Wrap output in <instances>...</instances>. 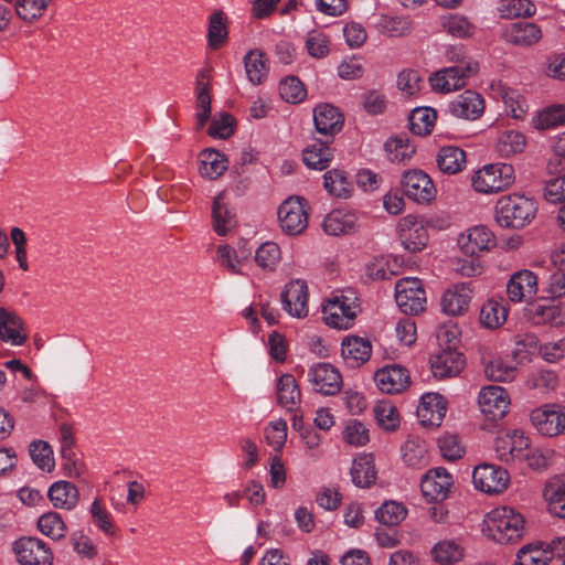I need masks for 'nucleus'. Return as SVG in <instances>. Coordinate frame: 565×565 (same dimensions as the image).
I'll list each match as a JSON object with an SVG mask.
<instances>
[{
    "instance_id": "nucleus-55",
    "label": "nucleus",
    "mask_w": 565,
    "mask_h": 565,
    "mask_svg": "<svg viewBox=\"0 0 565 565\" xmlns=\"http://www.w3.org/2000/svg\"><path fill=\"white\" fill-rule=\"evenodd\" d=\"M30 456L33 462L42 470L51 471L54 467L52 449L50 445L43 440L33 441L30 445Z\"/></svg>"
},
{
    "instance_id": "nucleus-24",
    "label": "nucleus",
    "mask_w": 565,
    "mask_h": 565,
    "mask_svg": "<svg viewBox=\"0 0 565 565\" xmlns=\"http://www.w3.org/2000/svg\"><path fill=\"white\" fill-rule=\"evenodd\" d=\"M313 121L320 135L332 139L335 134L341 131L344 118L334 106L320 104L313 110Z\"/></svg>"
},
{
    "instance_id": "nucleus-36",
    "label": "nucleus",
    "mask_w": 565,
    "mask_h": 565,
    "mask_svg": "<svg viewBox=\"0 0 565 565\" xmlns=\"http://www.w3.org/2000/svg\"><path fill=\"white\" fill-rule=\"evenodd\" d=\"M301 393L297 381L291 374H284L277 383V402L280 406L291 409L300 402Z\"/></svg>"
},
{
    "instance_id": "nucleus-2",
    "label": "nucleus",
    "mask_w": 565,
    "mask_h": 565,
    "mask_svg": "<svg viewBox=\"0 0 565 565\" xmlns=\"http://www.w3.org/2000/svg\"><path fill=\"white\" fill-rule=\"evenodd\" d=\"M488 530L501 544L514 543L524 532V519L512 508L501 507L492 510L487 519Z\"/></svg>"
},
{
    "instance_id": "nucleus-4",
    "label": "nucleus",
    "mask_w": 565,
    "mask_h": 565,
    "mask_svg": "<svg viewBox=\"0 0 565 565\" xmlns=\"http://www.w3.org/2000/svg\"><path fill=\"white\" fill-rule=\"evenodd\" d=\"M530 422L542 436H559L565 433V406L556 403L543 404L531 411Z\"/></svg>"
},
{
    "instance_id": "nucleus-47",
    "label": "nucleus",
    "mask_w": 565,
    "mask_h": 565,
    "mask_svg": "<svg viewBox=\"0 0 565 565\" xmlns=\"http://www.w3.org/2000/svg\"><path fill=\"white\" fill-rule=\"evenodd\" d=\"M245 71L253 84H260L268 72L264 54L260 51H249L245 58Z\"/></svg>"
},
{
    "instance_id": "nucleus-34",
    "label": "nucleus",
    "mask_w": 565,
    "mask_h": 565,
    "mask_svg": "<svg viewBox=\"0 0 565 565\" xmlns=\"http://www.w3.org/2000/svg\"><path fill=\"white\" fill-rule=\"evenodd\" d=\"M323 186L329 194L335 198L347 199L353 191V184L348 173L341 169H332L323 174Z\"/></svg>"
},
{
    "instance_id": "nucleus-48",
    "label": "nucleus",
    "mask_w": 565,
    "mask_h": 565,
    "mask_svg": "<svg viewBox=\"0 0 565 565\" xmlns=\"http://www.w3.org/2000/svg\"><path fill=\"white\" fill-rule=\"evenodd\" d=\"M51 0H17L15 13L28 23L39 20L45 12Z\"/></svg>"
},
{
    "instance_id": "nucleus-26",
    "label": "nucleus",
    "mask_w": 565,
    "mask_h": 565,
    "mask_svg": "<svg viewBox=\"0 0 565 565\" xmlns=\"http://www.w3.org/2000/svg\"><path fill=\"white\" fill-rule=\"evenodd\" d=\"M503 36L511 44L532 46L541 40L542 31L535 23L515 22L505 28Z\"/></svg>"
},
{
    "instance_id": "nucleus-3",
    "label": "nucleus",
    "mask_w": 565,
    "mask_h": 565,
    "mask_svg": "<svg viewBox=\"0 0 565 565\" xmlns=\"http://www.w3.org/2000/svg\"><path fill=\"white\" fill-rule=\"evenodd\" d=\"M514 182V169L508 163L484 166L475 172L471 179L472 188L483 194L505 190Z\"/></svg>"
},
{
    "instance_id": "nucleus-16",
    "label": "nucleus",
    "mask_w": 565,
    "mask_h": 565,
    "mask_svg": "<svg viewBox=\"0 0 565 565\" xmlns=\"http://www.w3.org/2000/svg\"><path fill=\"white\" fill-rule=\"evenodd\" d=\"M493 233L483 225H478L462 233L458 238L460 250L470 257L478 256L495 246Z\"/></svg>"
},
{
    "instance_id": "nucleus-50",
    "label": "nucleus",
    "mask_w": 565,
    "mask_h": 565,
    "mask_svg": "<svg viewBox=\"0 0 565 565\" xmlns=\"http://www.w3.org/2000/svg\"><path fill=\"white\" fill-rule=\"evenodd\" d=\"M507 319V309L498 301L486 302L480 310V322L488 329L499 328Z\"/></svg>"
},
{
    "instance_id": "nucleus-23",
    "label": "nucleus",
    "mask_w": 565,
    "mask_h": 565,
    "mask_svg": "<svg viewBox=\"0 0 565 565\" xmlns=\"http://www.w3.org/2000/svg\"><path fill=\"white\" fill-rule=\"evenodd\" d=\"M374 380L377 387L387 394L401 393L409 385L408 371L396 364L379 370Z\"/></svg>"
},
{
    "instance_id": "nucleus-13",
    "label": "nucleus",
    "mask_w": 565,
    "mask_h": 565,
    "mask_svg": "<svg viewBox=\"0 0 565 565\" xmlns=\"http://www.w3.org/2000/svg\"><path fill=\"white\" fill-rule=\"evenodd\" d=\"M14 552L21 565H53V553L36 537H22L14 543Z\"/></svg>"
},
{
    "instance_id": "nucleus-49",
    "label": "nucleus",
    "mask_w": 565,
    "mask_h": 565,
    "mask_svg": "<svg viewBox=\"0 0 565 565\" xmlns=\"http://www.w3.org/2000/svg\"><path fill=\"white\" fill-rule=\"evenodd\" d=\"M525 145L526 141L523 134L514 130H505L500 135L497 148L503 157H510L522 152Z\"/></svg>"
},
{
    "instance_id": "nucleus-32",
    "label": "nucleus",
    "mask_w": 565,
    "mask_h": 565,
    "mask_svg": "<svg viewBox=\"0 0 565 565\" xmlns=\"http://www.w3.org/2000/svg\"><path fill=\"white\" fill-rule=\"evenodd\" d=\"M200 173L202 177L215 180L227 170V159L214 149H205L200 154Z\"/></svg>"
},
{
    "instance_id": "nucleus-37",
    "label": "nucleus",
    "mask_w": 565,
    "mask_h": 565,
    "mask_svg": "<svg viewBox=\"0 0 565 565\" xmlns=\"http://www.w3.org/2000/svg\"><path fill=\"white\" fill-rule=\"evenodd\" d=\"M437 113L430 107L415 108L409 115V129L414 135L427 136L433 131Z\"/></svg>"
},
{
    "instance_id": "nucleus-38",
    "label": "nucleus",
    "mask_w": 565,
    "mask_h": 565,
    "mask_svg": "<svg viewBox=\"0 0 565 565\" xmlns=\"http://www.w3.org/2000/svg\"><path fill=\"white\" fill-rule=\"evenodd\" d=\"M332 151L327 141H319L303 150L302 160L311 169L323 170L332 160Z\"/></svg>"
},
{
    "instance_id": "nucleus-46",
    "label": "nucleus",
    "mask_w": 565,
    "mask_h": 565,
    "mask_svg": "<svg viewBox=\"0 0 565 565\" xmlns=\"http://www.w3.org/2000/svg\"><path fill=\"white\" fill-rule=\"evenodd\" d=\"M407 509L398 502H384L375 512L376 520L387 526H396L405 520Z\"/></svg>"
},
{
    "instance_id": "nucleus-6",
    "label": "nucleus",
    "mask_w": 565,
    "mask_h": 565,
    "mask_svg": "<svg viewBox=\"0 0 565 565\" xmlns=\"http://www.w3.org/2000/svg\"><path fill=\"white\" fill-rule=\"evenodd\" d=\"M395 299L406 315H418L425 310L426 294L418 278L405 277L395 286Z\"/></svg>"
},
{
    "instance_id": "nucleus-64",
    "label": "nucleus",
    "mask_w": 565,
    "mask_h": 565,
    "mask_svg": "<svg viewBox=\"0 0 565 565\" xmlns=\"http://www.w3.org/2000/svg\"><path fill=\"white\" fill-rule=\"evenodd\" d=\"M544 198L553 204L565 205V174L546 182Z\"/></svg>"
},
{
    "instance_id": "nucleus-57",
    "label": "nucleus",
    "mask_w": 565,
    "mask_h": 565,
    "mask_svg": "<svg viewBox=\"0 0 565 565\" xmlns=\"http://www.w3.org/2000/svg\"><path fill=\"white\" fill-rule=\"evenodd\" d=\"M279 94L286 102L297 104L306 97V89L299 78L288 76L280 82Z\"/></svg>"
},
{
    "instance_id": "nucleus-14",
    "label": "nucleus",
    "mask_w": 565,
    "mask_h": 565,
    "mask_svg": "<svg viewBox=\"0 0 565 565\" xmlns=\"http://www.w3.org/2000/svg\"><path fill=\"white\" fill-rule=\"evenodd\" d=\"M399 239L405 249L411 253L423 250L429 239L427 226L416 216L408 215L399 221Z\"/></svg>"
},
{
    "instance_id": "nucleus-22",
    "label": "nucleus",
    "mask_w": 565,
    "mask_h": 565,
    "mask_svg": "<svg viewBox=\"0 0 565 565\" xmlns=\"http://www.w3.org/2000/svg\"><path fill=\"white\" fill-rule=\"evenodd\" d=\"M0 340L12 345H22L28 340L22 318L4 307H0Z\"/></svg>"
},
{
    "instance_id": "nucleus-63",
    "label": "nucleus",
    "mask_w": 565,
    "mask_h": 565,
    "mask_svg": "<svg viewBox=\"0 0 565 565\" xmlns=\"http://www.w3.org/2000/svg\"><path fill=\"white\" fill-rule=\"evenodd\" d=\"M265 438L275 450H280L287 439V423L284 419L270 423L266 428Z\"/></svg>"
},
{
    "instance_id": "nucleus-30",
    "label": "nucleus",
    "mask_w": 565,
    "mask_h": 565,
    "mask_svg": "<svg viewBox=\"0 0 565 565\" xmlns=\"http://www.w3.org/2000/svg\"><path fill=\"white\" fill-rule=\"evenodd\" d=\"M47 497L54 508L72 510L78 503L79 491L72 482L56 481L50 487Z\"/></svg>"
},
{
    "instance_id": "nucleus-21",
    "label": "nucleus",
    "mask_w": 565,
    "mask_h": 565,
    "mask_svg": "<svg viewBox=\"0 0 565 565\" xmlns=\"http://www.w3.org/2000/svg\"><path fill=\"white\" fill-rule=\"evenodd\" d=\"M447 412V403L438 393H426L420 398L417 416L424 426H440Z\"/></svg>"
},
{
    "instance_id": "nucleus-54",
    "label": "nucleus",
    "mask_w": 565,
    "mask_h": 565,
    "mask_svg": "<svg viewBox=\"0 0 565 565\" xmlns=\"http://www.w3.org/2000/svg\"><path fill=\"white\" fill-rule=\"evenodd\" d=\"M381 28L386 35L399 38L412 32L413 23L406 17H384L381 20Z\"/></svg>"
},
{
    "instance_id": "nucleus-56",
    "label": "nucleus",
    "mask_w": 565,
    "mask_h": 565,
    "mask_svg": "<svg viewBox=\"0 0 565 565\" xmlns=\"http://www.w3.org/2000/svg\"><path fill=\"white\" fill-rule=\"evenodd\" d=\"M557 307L545 305L540 301L529 303L525 309L527 319L535 324H543L554 320L557 316Z\"/></svg>"
},
{
    "instance_id": "nucleus-44",
    "label": "nucleus",
    "mask_w": 565,
    "mask_h": 565,
    "mask_svg": "<svg viewBox=\"0 0 565 565\" xmlns=\"http://www.w3.org/2000/svg\"><path fill=\"white\" fill-rule=\"evenodd\" d=\"M38 529L40 532L52 540H61L66 535L67 527L56 512H47L41 515L38 520Z\"/></svg>"
},
{
    "instance_id": "nucleus-39",
    "label": "nucleus",
    "mask_w": 565,
    "mask_h": 565,
    "mask_svg": "<svg viewBox=\"0 0 565 565\" xmlns=\"http://www.w3.org/2000/svg\"><path fill=\"white\" fill-rule=\"evenodd\" d=\"M440 25L447 34L459 39L469 38L475 32L473 24L465 15L457 13L440 17Z\"/></svg>"
},
{
    "instance_id": "nucleus-17",
    "label": "nucleus",
    "mask_w": 565,
    "mask_h": 565,
    "mask_svg": "<svg viewBox=\"0 0 565 565\" xmlns=\"http://www.w3.org/2000/svg\"><path fill=\"white\" fill-rule=\"evenodd\" d=\"M452 486V477L445 468L438 467L429 470L420 482L423 495L428 501H444Z\"/></svg>"
},
{
    "instance_id": "nucleus-5",
    "label": "nucleus",
    "mask_w": 565,
    "mask_h": 565,
    "mask_svg": "<svg viewBox=\"0 0 565 565\" xmlns=\"http://www.w3.org/2000/svg\"><path fill=\"white\" fill-rule=\"evenodd\" d=\"M308 203L301 196H290L278 209V220L284 233L301 234L308 226Z\"/></svg>"
},
{
    "instance_id": "nucleus-45",
    "label": "nucleus",
    "mask_w": 565,
    "mask_h": 565,
    "mask_svg": "<svg viewBox=\"0 0 565 565\" xmlns=\"http://www.w3.org/2000/svg\"><path fill=\"white\" fill-rule=\"evenodd\" d=\"M281 258L279 246L274 242L262 244L255 252V262L265 271H274Z\"/></svg>"
},
{
    "instance_id": "nucleus-62",
    "label": "nucleus",
    "mask_w": 565,
    "mask_h": 565,
    "mask_svg": "<svg viewBox=\"0 0 565 565\" xmlns=\"http://www.w3.org/2000/svg\"><path fill=\"white\" fill-rule=\"evenodd\" d=\"M343 438L350 445L364 446L370 439L369 429L356 419L350 420L345 426Z\"/></svg>"
},
{
    "instance_id": "nucleus-52",
    "label": "nucleus",
    "mask_w": 565,
    "mask_h": 565,
    "mask_svg": "<svg viewBox=\"0 0 565 565\" xmlns=\"http://www.w3.org/2000/svg\"><path fill=\"white\" fill-rule=\"evenodd\" d=\"M374 416L379 425L386 430H394L399 424L396 407L387 402L381 401L374 407Z\"/></svg>"
},
{
    "instance_id": "nucleus-10",
    "label": "nucleus",
    "mask_w": 565,
    "mask_h": 565,
    "mask_svg": "<svg viewBox=\"0 0 565 565\" xmlns=\"http://www.w3.org/2000/svg\"><path fill=\"white\" fill-rule=\"evenodd\" d=\"M404 194L417 203H430L437 190L430 177L422 170L406 171L401 180Z\"/></svg>"
},
{
    "instance_id": "nucleus-9",
    "label": "nucleus",
    "mask_w": 565,
    "mask_h": 565,
    "mask_svg": "<svg viewBox=\"0 0 565 565\" xmlns=\"http://www.w3.org/2000/svg\"><path fill=\"white\" fill-rule=\"evenodd\" d=\"M479 72V64H467L461 67H445L437 71L429 77L434 90L439 93H450L466 85V81Z\"/></svg>"
},
{
    "instance_id": "nucleus-19",
    "label": "nucleus",
    "mask_w": 565,
    "mask_h": 565,
    "mask_svg": "<svg viewBox=\"0 0 565 565\" xmlns=\"http://www.w3.org/2000/svg\"><path fill=\"white\" fill-rule=\"evenodd\" d=\"M537 291V277L523 269L514 273L507 284V294L511 301L522 302L534 298Z\"/></svg>"
},
{
    "instance_id": "nucleus-20",
    "label": "nucleus",
    "mask_w": 565,
    "mask_h": 565,
    "mask_svg": "<svg viewBox=\"0 0 565 565\" xmlns=\"http://www.w3.org/2000/svg\"><path fill=\"white\" fill-rule=\"evenodd\" d=\"M449 111L457 118L476 120L484 111V99L475 90H465L449 104Z\"/></svg>"
},
{
    "instance_id": "nucleus-29",
    "label": "nucleus",
    "mask_w": 565,
    "mask_h": 565,
    "mask_svg": "<svg viewBox=\"0 0 565 565\" xmlns=\"http://www.w3.org/2000/svg\"><path fill=\"white\" fill-rule=\"evenodd\" d=\"M322 227L329 235L349 234L356 230L358 216L350 211L334 210L326 216Z\"/></svg>"
},
{
    "instance_id": "nucleus-11",
    "label": "nucleus",
    "mask_w": 565,
    "mask_h": 565,
    "mask_svg": "<svg viewBox=\"0 0 565 565\" xmlns=\"http://www.w3.org/2000/svg\"><path fill=\"white\" fill-rule=\"evenodd\" d=\"M280 300L284 310L291 317L303 319L309 313L308 285L302 279H292L286 284Z\"/></svg>"
},
{
    "instance_id": "nucleus-25",
    "label": "nucleus",
    "mask_w": 565,
    "mask_h": 565,
    "mask_svg": "<svg viewBox=\"0 0 565 565\" xmlns=\"http://www.w3.org/2000/svg\"><path fill=\"white\" fill-rule=\"evenodd\" d=\"M236 213L225 201V193H218L212 204L213 230L220 236L227 235L236 226Z\"/></svg>"
},
{
    "instance_id": "nucleus-60",
    "label": "nucleus",
    "mask_w": 565,
    "mask_h": 565,
    "mask_svg": "<svg viewBox=\"0 0 565 565\" xmlns=\"http://www.w3.org/2000/svg\"><path fill=\"white\" fill-rule=\"evenodd\" d=\"M308 53L315 58H322L329 53V38L319 30H312L306 39Z\"/></svg>"
},
{
    "instance_id": "nucleus-33",
    "label": "nucleus",
    "mask_w": 565,
    "mask_h": 565,
    "mask_svg": "<svg viewBox=\"0 0 565 565\" xmlns=\"http://www.w3.org/2000/svg\"><path fill=\"white\" fill-rule=\"evenodd\" d=\"M436 161L440 171L455 174L465 168L466 153L459 147L446 146L439 149Z\"/></svg>"
},
{
    "instance_id": "nucleus-59",
    "label": "nucleus",
    "mask_w": 565,
    "mask_h": 565,
    "mask_svg": "<svg viewBox=\"0 0 565 565\" xmlns=\"http://www.w3.org/2000/svg\"><path fill=\"white\" fill-rule=\"evenodd\" d=\"M501 95L508 113L515 119L523 118L526 114L527 105L519 92L504 87Z\"/></svg>"
},
{
    "instance_id": "nucleus-7",
    "label": "nucleus",
    "mask_w": 565,
    "mask_h": 565,
    "mask_svg": "<svg viewBox=\"0 0 565 565\" xmlns=\"http://www.w3.org/2000/svg\"><path fill=\"white\" fill-rule=\"evenodd\" d=\"M360 311L356 298L341 295L329 299L323 307L327 324L337 329H349Z\"/></svg>"
},
{
    "instance_id": "nucleus-12",
    "label": "nucleus",
    "mask_w": 565,
    "mask_h": 565,
    "mask_svg": "<svg viewBox=\"0 0 565 565\" xmlns=\"http://www.w3.org/2000/svg\"><path fill=\"white\" fill-rule=\"evenodd\" d=\"M472 481L477 489L486 493H501L508 488L510 476L502 467L483 463L475 468Z\"/></svg>"
},
{
    "instance_id": "nucleus-18",
    "label": "nucleus",
    "mask_w": 565,
    "mask_h": 565,
    "mask_svg": "<svg viewBox=\"0 0 565 565\" xmlns=\"http://www.w3.org/2000/svg\"><path fill=\"white\" fill-rule=\"evenodd\" d=\"M309 381L315 390L324 395H333L340 391L342 379L339 371L330 363H317L308 371Z\"/></svg>"
},
{
    "instance_id": "nucleus-35",
    "label": "nucleus",
    "mask_w": 565,
    "mask_h": 565,
    "mask_svg": "<svg viewBox=\"0 0 565 565\" xmlns=\"http://www.w3.org/2000/svg\"><path fill=\"white\" fill-rule=\"evenodd\" d=\"M352 481L356 487L369 488L376 480V470L371 455H364L353 460L351 468Z\"/></svg>"
},
{
    "instance_id": "nucleus-1",
    "label": "nucleus",
    "mask_w": 565,
    "mask_h": 565,
    "mask_svg": "<svg viewBox=\"0 0 565 565\" xmlns=\"http://www.w3.org/2000/svg\"><path fill=\"white\" fill-rule=\"evenodd\" d=\"M534 200L521 194L502 196L495 204V220L503 227L522 228L536 214Z\"/></svg>"
},
{
    "instance_id": "nucleus-40",
    "label": "nucleus",
    "mask_w": 565,
    "mask_h": 565,
    "mask_svg": "<svg viewBox=\"0 0 565 565\" xmlns=\"http://www.w3.org/2000/svg\"><path fill=\"white\" fill-rule=\"evenodd\" d=\"M434 559L441 565H450L463 557V547L455 540H444L431 548Z\"/></svg>"
},
{
    "instance_id": "nucleus-53",
    "label": "nucleus",
    "mask_w": 565,
    "mask_h": 565,
    "mask_svg": "<svg viewBox=\"0 0 565 565\" xmlns=\"http://www.w3.org/2000/svg\"><path fill=\"white\" fill-rule=\"evenodd\" d=\"M516 369L505 363L501 358L489 361L484 366V374L489 380L497 382L512 381Z\"/></svg>"
},
{
    "instance_id": "nucleus-42",
    "label": "nucleus",
    "mask_w": 565,
    "mask_h": 565,
    "mask_svg": "<svg viewBox=\"0 0 565 565\" xmlns=\"http://www.w3.org/2000/svg\"><path fill=\"white\" fill-rule=\"evenodd\" d=\"M548 511L558 518H565V483L551 480L544 489Z\"/></svg>"
},
{
    "instance_id": "nucleus-58",
    "label": "nucleus",
    "mask_w": 565,
    "mask_h": 565,
    "mask_svg": "<svg viewBox=\"0 0 565 565\" xmlns=\"http://www.w3.org/2000/svg\"><path fill=\"white\" fill-rule=\"evenodd\" d=\"M90 514L94 524L106 535L115 534V525L109 511L100 504L99 499H95L90 507Z\"/></svg>"
},
{
    "instance_id": "nucleus-31",
    "label": "nucleus",
    "mask_w": 565,
    "mask_h": 565,
    "mask_svg": "<svg viewBox=\"0 0 565 565\" xmlns=\"http://www.w3.org/2000/svg\"><path fill=\"white\" fill-rule=\"evenodd\" d=\"M228 39L227 17L224 11L215 10L209 17L207 44L212 50L221 49Z\"/></svg>"
},
{
    "instance_id": "nucleus-8",
    "label": "nucleus",
    "mask_w": 565,
    "mask_h": 565,
    "mask_svg": "<svg viewBox=\"0 0 565 565\" xmlns=\"http://www.w3.org/2000/svg\"><path fill=\"white\" fill-rule=\"evenodd\" d=\"M478 404L487 420L498 422L508 414L511 399L504 387L489 385L479 392Z\"/></svg>"
},
{
    "instance_id": "nucleus-27",
    "label": "nucleus",
    "mask_w": 565,
    "mask_h": 565,
    "mask_svg": "<svg viewBox=\"0 0 565 565\" xmlns=\"http://www.w3.org/2000/svg\"><path fill=\"white\" fill-rule=\"evenodd\" d=\"M471 292L472 290L468 284H458L446 290L440 301L443 311L450 316L462 315L468 310Z\"/></svg>"
},
{
    "instance_id": "nucleus-41",
    "label": "nucleus",
    "mask_w": 565,
    "mask_h": 565,
    "mask_svg": "<svg viewBox=\"0 0 565 565\" xmlns=\"http://www.w3.org/2000/svg\"><path fill=\"white\" fill-rule=\"evenodd\" d=\"M404 462L413 468L427 465V447L419 438H408L402 447Z\"/></svg>"
},
{
    "instance_id": "nucleus-28",
    "label": "nucleus",
    "mask_w": 565,
    "mask_h": 565,
    "mask_svg": "<svg viewBox=\"0 0 565 565\" xmlns=\"http://www.w3.org/2000/svg\"><path fill=\"white\" fill-rule=\"evenodd\" d=\"M342 356L347 363L356 367L365 363L372 353L371 342L360 337H348L342 341Z\"/></svg>"
},
{
    "instance_id": "nucleus-43",
    "label": "nucleus",
    "mask_w": 565,
    "mask_h": 565,
    "mask_svg": "<svg viewBox=\"0 0 565 565\" xmlns=\"http://www.w3.org/2000/svg\"><path fill=\"white\" fill-rule=\"evenodd\" d=\"M550 562L548 548L541 543L527 544L516 554V565H548Z\"/></svg>"
},
{
    "instance_id": "nucleus-15",
    "label": "nucleus",
    "mask_w": 565,
    "mask_h": 565,
    "mask_svg": "<svg viewBox=\"0 0 565 565\" xmlns=\"http://www.w3.org/2000/svg\"><path fill=\"white\" fill-rule=\"evenodd\" d=\"M463 354L450 345L443 348L430 359V366L435 377L439 380L457 376L465 367Z\"/></svg>"
},
{
    "instance_id": "nucleus-51",
    "label": "nucleus",
    "mask_w": 565,
    "mask_h": 565,
    "mask_svg": "<svg viewBox=\"0 0 565 565\" xmlns=\"http://www.w3.org/2000/svg\"><path fill=\"white\" fill-rule=\"evenodd\" d=\"M502 18L531 17L535 6L530 0H501L498 8Z\"/></svg>"
},
{
    "instance_id": "nucleus-61",
    "label": "nucleus",
    "mask_w": 565,
    "mask_h": 565,
    "mask_svg": "<svg viewBox=\"0 0 565 565\" xmlns=\"http://www.w3.org/2000/svg\"><path fill=\"white\" fill-rule=\"evenodd\" d=\"M557 384V375L550 370H540L531 373L526 380V385L533 390L547 392L554 390Z\"/></svg>"
}]
</instances>
